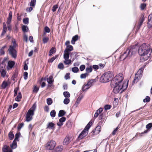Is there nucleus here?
Instances as JSON below:
<instances>
[{
	"mask_svg": "<svg viewBox=\"0 0 152 152\" xmlns=\"http://www.w3.org/2000/svg\"><path fill=\"white\" fill-rule=\"evenodd\" d=\"M70 102V99L68 98H65L63 101L64 103L65 104H67Z\"/></svg>",
	"mask_w": 152,
	"mask_h": 152,
	"instance_id": "39",
	"label": "nucleus"
},
{
	"mask_svg": "<svg viewBox=\"0 0 152 152\" xmlns=\"http://www.w3.org/2000/svg\"><path fill=\"white\" fill-rule=\"evenodd\" d=\"M56 112L54 110L51 111L50 113V115L51 117H54L56 116Z\"/></svg>",
	"mask_w": 152,
	"mask_h": 152,
	"instance_id": "43",
	"label": "nucleus"
},
{
	"mask_svg": "<svg viewBox=\"0 0 152 152\" xmlns=\"http://www.w3.org/2000/svg\"><path fill=\"white\" fill-rule=\"evenodd\" d=\"M69 52L66 51H64V59H69Z\"/></svg>",
	"mask_w": 152,
	"mask_h": 152,
	"instance_id": "18",
	"label": "nucleus"
},
{
	"mask_svg": "<svg viewBox=\"0 0 152 152\" xmlns=\"http://www.w3.org/2000/svg\"><path fill=\"white\" fill-rule=\"evenodd\" d=\"M142 69H140L138 70L137 73L135 75V78L133 81L134 83H137L140 79L142 76Z\"/></svg>",
	"mask_w": 152,
	"mask_h": 152,
	"instance_id": "10",
	"label": "nucleus"
},
{
	"mask_svg": "<svg viewBox=\"0 0 152 152\" xmlns=\"http://www.w3.org/2000/svg\"><path fill=\"white\" fill-rule=\"evenodd\" d=\"M78 39V36L77 35H75L73 37L71 40V43L72 44H75L76 41Z\"/></svg>",
	"mask_w": 152,
	"mask_h": 152,
	"instance_id": "17",
	"label": "nucleus"
},
{
	"mask_svg": "<svg viewBox=\"0 0 152 152\" xmlns=\"http://www.w3.org/2000/svg\"><path fill=\"white\" fill-rule=\"evenodd\" d=\"M69 73H66V75L65 76V78L66 80H67V79L69 78Z\"/></svg>",
	"mask_w": 152,
	"mask_h": 152,
	"instance_id": "64",
	"label": "nucleus"
},
{
	"mask_svg": "<svg viewBox=\"0 0 152 152\" xmlns=\"http://www.w3.org/2000/svg\"><path fill=\"white\" fill-rule=\"evenodd\" d=\"M65 114V112L62 110H60L59 111V113H58V116L59 117H61L64 115Z\"/></svg>",
	"mask_w": 152,
	"mask_h": 152,
	"instance_id": "30",
	"label": "nucleus"
},
{
	"mask_svg": "<svg viewBox=\"0 0 152 152\" xmlns=\"http://www.w3.org/2000/svg\"><path fill=\"white\" fill-rule=\"evenodd\" d=\"M152 127V123H150L147 125L146 126V128L147 129H149Z\"/></svg>",
	"mask_w": 152,
	"mask_h": 152,
	"instance_id": "53",
	"label": "nucleus"
},
{
	"mask_svg": "<svg viewBox=\"0 0 152 152\" xmlns=\"http://www.w3.org/2000/svg\"><path fill=\"white\" fill-rule=\"evenodd\" d=\"M85 68V66L84 65H81L80 67V69L81 71H83L84 70Z\"/></svg>",
	"mask_w": 152,
	"mask_h": 152,
	"instance_id": "58",
	"label": "nucleus"
},
{
	"mask_svg": "<svg viewBox=\"0 0 152 152\" xmlns=\"http://www.w3.org/2000/svg\"><path fill=\"white\" fill-rule=\"evenodd\" d=\"M39 88L36 86H35L33 90V92H34L37 93L39 90Z\"/></svg>",
	"mask_w": 152,
	"mask_h": 152,
	"instance_id": "61",
	"label": "nucleus"
},
{
	"mask_svg": "<svg viewBox=\"0 0 152 152\" xmlns=\"http://www.w3.org/2000/svg\"><path fill=\"white\" fill-rule=\"evenodd\" d=\"M54 125V124L52 122L49 123L47 125V128L49 129H52Z\"/></svg>",
	"mask_w": 152,
	"mask_h": 152,
	"instance_id": "28",
	"label": "nucleus"
},
{
	"mask_svg": "<svg viewBox=\"0 0 152 152\" xmlns=\"http://www.w3.org/2000/svg\"><path fill=\"white\" fill-rule=\"evenodd\" d=\"M151 52L150 47L148 45L143 43L139 48L138 53L141 56L140 60L141 61H144L147 60L149 58Z\"/></svg>",
	"mask_w": 152,
	"mask_h": 152,
	"instance_id": "1",
	"label": "nucleus"
},
{
	"mask_svg": "<svg viewBox=\"0 0 152 152\" xmlns=\"http://www.w3.org/2000/svg\"><path fill=\"white\" fill-rule=\"evenodd\" d=\"M88 75L87 73L81 74L80 75V78L81 79L85 78L86 76Z\"/></svg>",
	"mask_w": 152,
	"mask_h": 152,
	"instance_id": "44",
	"label": "nucleus"
},
{
	"mask_svg": "<svg viewBox=\"0 0 152 152\" xmlns=\"http://www.w3.org/2000/svg\"><path fill=\"white\" fill-rule=\"evenodd\" d=\"M31 2H30V6H31L34 7L36 2V0H31Z\"/></svg>",
	"mask_w": 152,
	"mask_h": 152,
	"instance_id": "36",
	"label": "nucleus"
},
{
	"mask_svg": "<svg viewBox=\"0 0 152 152\" xmlns=\"http://www.w3.org/2000/svg\"><path fill=\"white\" fill-rule=\"evenodd\" d=\"M28 73L27 72H26L24 73L23 77L25 80H26L28 78Z\"/></svg>",
	"mask_w": 152,
	"mask_h": 152,
	"instance_id": "57",
	"label": "nucleus"
},
{
	"mask_svg": "<svg viewBox=\"0 0 152 152\" xmlns=\"http://www.w3.org/2000/svg\"><path fill=\"white\" fill-rule=\"evenodd\" d=\"M58 8V5H54L52 7V10L54 12L56 10V9Z\"/></svg>",
	"mask_w": 152,
	"mask_h": 152,
	"instance_id": "49",
	"label": "nucleus"
},
{
	"mask_svg": "<svg viewBox=\"0 0 152 152\" xmlns=\"http://www.w3.org/2000/svg\"><path fill=\"white\" fill-rule=\"evenodd\" d=\"M47 103L48 105H50L53 103L52 99L50 98H48L47 99Z\"/></svg>",
	"mask_w": 152,
	"mask_h": 152,
	"instance_id": "32",
	"label": "nucleus"
},
{
	"mask_svg": "<svg viewBox=\"0 0 152 152\" xmlns=\"http://www.w3.org/2000/svg\"><path fill=\"white\" fill-rule=\"evenodd\" d=\"M64 66L63 64L62 63H60L58 65V68L60 69H63Z\"/></svg>",
	"mask_w": 152,
	"mask_h": 152,
	"instance_id": "54",
	"label": "nucleus"
},
{
	"mask_svg": "<svg viewBox=\"0 0 152 152\" xmlns=\"http://www.w3.org/2000/svg\"><path fill=\"white\" fill-rule=\"evenodd\" d=\"M113 77V73L108 71L104 73L102 75L100 80L102 83H107L111 80Z\"/></svg>",
	"mask_w": 152,
	"mask_h": 152,
	"instance_id": "5",
	"label": "nucleus"
},
{
	"mask_svg": "<svg viewBox=\"0 0 152 152\" xmlns=\"http://www.w3.org/2000/svg\"><path fill=\"white\" fill-rule=\"evenodd\" d=\"M36 107V105L35 103H34L33 104L32 106L29 110H30L32 112H33V113H34V112L35 111Z\"/></svg>",
	"mask_w": 152,
	"mask_h": 152,
	"instance_id": "31",
	"label": "nucleus"
},
{
	"mask_svg": "<svg viewBox=\"0 0 152 152\" xmlns=\"http://www.w3.org/2000/svg\"><path fill=\"white\" fill-rule=\"evenodd\" d=\"M8 85V83L6 81H3L1 85L2 88H5Z\"/></svg>",
	"mask_w": 152,
	"mask_h": 152,
	"instance_id": "26",
	"label": "nucleus"
},
{
	"mask_svg": "<svg viewBox=\"0 0 152 152\" xmlns=\"http://www.w3.org/2000/svg\"><path fill=\"white\" fill-rule=\"evenodd\" d=\"M66 120V118L65 117H62L59 119V122L63 123V122H64Z\"/></svg>",
	"mask_w": 152,
	"mask_h": 152,
	"instance_id": "52",
	"label": "nucleus"
},
{
	"mask_svg": "<svg viewBox=\"0 0 152 152\" xmlns=\"http://www.w3.org/2000/svg\"><path fill=\"white\" fill-rule=\"evenodd\" d=\"M136 45L131 46L128 48L126 51L121 55V57L125 59L126 58H129L135 54L136 51L135 49Z\"/></svg>",
	"mask_w": 152,
	"mask_h": 152,
	"instance_id": "3",
	"label": "nucleus"
},
{
	"mask_svg": "<svg viewBox=\"0 0 152 152\" xmlns=\"http://www.w3.org/2000/svg\"><path fill=\"white\" fill-rule=\"evenodd\" d=\"M0 72L2 77H4L6 76V72L4 69H1L0 70Z\"/></svg>",
	"mask_w": 152,
	"mask_h": 152,
	"instance_id": "25",
	"label": "nucleus"
},
{
	"mask_svg": "<svg viewBox=\"0 0 152 152\" xmlns=\"http://www.w3.org/2000/svg\"><path fill=\"white\" fill-rule=\"evenodd\" d=\"M70 42L69 41H66L65 43V45L66 47L64 51L67 52H70V51H72L73 50V47L71 45H69Z\"/></svg>",
	"mask_w": 152,
	"mask_h": 152,
	"instance_id": "12",
	"label": "nucleus"
},
{
	"mask_svg": "<svg viewBox=\"0 0 152 152\" xmlns=\"http://www.w3.org/2000/svg\"><path fill=\"white\" fill-rule=\"evenodd\" d=\"M150 98L148 96H146L145 98L144 99L143 101L144 102H148L150 101Z\"/></svg>",
	"mask_w": 152,
	"mask_h": 152,
	"instance_id": "48",
	"label": "nucleus"
},
{
	"mask_svg": "<svg viewBox=\"0 0 152 152\" xmlns=\"http://www.w3.org/2000/svg\"><path fill=\"white\" fill-rule=\"evenodd\" d=\"M83 98V95H80L79 96L77 99V100L76 101V103L77 104H79L80 103V101Z\"/></svg>",
	"mask_w": 152,
	"mask_h": 152,
	"instance_id": "35",
	"label": "nucleus"
},
{
	"mask_svg": "<svg viewBox=\"0 0 152 152\" xmlns=\"http://www.w3.org/2000/svg\"><path fill=\"white\" fill-rule=\"evenodd\" d=\"M18 46V45L16 43L15 40L14 39H13L12 41L11 44L10 46L8 51L9 54L13 58H16V57L17 52L15 48Z\"/></svg>",
	"mask_w": 152,
	"mask_h": 152,
	"instance_id": "4",
	"label": "nucleus"
},
{
	"mask_svg": "<svg viewBox=\"0 0 152 152\" xmlns=\"http://www.w3.org/2000/svg\"><path fill=\"white\" fill-rule=\"evenodd\" d=\"M23 23L25 24H27L28 23V18H26L23 19Z\"/></svg>",
	"mask_w": 152,
	"mask_h": 152,
	"instance_id": "56",
	"label": "nucleus"
},
{
	"mask_svg": "<svg viewBox=\"0 0 152 152\" xmlns=\"http://www.w3.org/2000/svg\"><path fill=\"white\" fill-rule=\"evenodd\" d=\"M95 83V80H91L88 81L87 83H85L83 86L82 89L83 91H86Z\"/></svg>",
	"mask_w": 152,
	"mask_h": 152,
	"instance_id": "8",
	"label": "nucleus"
},
{
	"mask_svg": "<svg viewBox=\"0 0 152 152\" xmlns=\"http://www.w3.org/2000/svg\"><path fill=\"white\" fill-rule=\"evenodd\" d=\"M58 57V55H56L52 57L51 58L49 59L48 60L49 63H52Z\"/></svg>",
	"mask_w": 152,
	"mask_h": 152,
	"instance_id": "33",
	"label": "nucleus"
},
{
	"mask_svg": "<svg viewBox=\"0 0 152 152\" xmlns=\"http://www.w3.org/2000/svg\"><path fill=\"white\" fill-rule=\"evenodd\" d=\"M22 95L21 93L19 92L18 93V96L15 98V100L17 102H19L20 101Z\"/></svg>",
	"mask_w": 152,
	"mask_h": 152,
	"instance_id": "20",
	"label": "nucleus"
},
{
	"mask_svg": "<svg viewBox=\"0 0 152 152\" xmlns=\"http://www.w3.org/2000/svg\"><path fill=\"white\" fill-rule=\"evenodd\" d=\"M45 31L47 33H49L50 31L49 28L47 26H46L45 28Z\"/></svg>",
	"mask_w": 152,
	"mask_h": 152,
	"instance_id": "60",
	"label": "nucleus"
},
{
	"mask_svg": "<svg viewBox=\"0 0 152 152\" xmlns=\"http://www.w3.org/2000/svg\"><path fill=\"white\" fill-rule=\"evenodd\" d=\"M34 113L31 111L30 110H28L26 115V121L29 122L32 119V117L34 115Z\"/></svg>",
	"mask_w": 152,
	"mask_h": 152,
	"instance_id": "11",
	"label": "nucleus"
},
{
	"mask_svg": "<svg viewBox=\"0 0 152 152\" xmlns=\"http://www.w3.org/2000/svg\"><path fill=\"white\" fill-rule=\"evenodd\" d=\"M54 81L52 76H50L47 79V81L49 84H51Z\"/></svg>",
	"mask_w": 152,
	"mask_h": 152,
	"instance_id": "22",
	"label": "nucleus"
},
{
	"mask_svg": "<svg viewBox=\"0 0 152 152\" xmlns=\"http://www.w3.org/2000/svg\"><path fill=\"white\" fill-rule=\"evenodd\" d=\"M92 68L91 66L88 67L86 68V71L87 73H89L92 72Z\"/></svg>",
	"mask_w": 152,
	"mask_h": 152,
	"instance_id": "38",
	"label": "nucleus"
},
{
	"mask_svg": "<svg viewBox=\"0 0 152 152\" xmlns=\"http://www.w3.org/2000/svg\"><path fill=\"white\" fill-rule=\"evenodd\" d=\"M44 110L45 111L48 112L49 110V107L47 106H45L44 108Z\"/></svg>",
	"mask_w": 152,
	"mask_h": 152,
	"instance_id": "63",
	"label": "nucleus"
},
{
	"mask_svg": "<svg viewBox=\"0 0 152 152\" xmlns=\"http://www.w3.org/2000/svg\"><path fill=\"white\" fill-rule=\"evenodd\" d=\"M63 146L62 145L58 146L56 148V152H60L63 151Z\"/></svg>",
	"mask_w": 152,
	"mask_h": 152,
	"instance_id": "21",
	"label": "nucleus"
},
{
	"mask_svg": "<svg viewBox=\"0 0 152 152\" xmlns=\"http://www.w3.org/2000/svg\"><path fill=\"white\" fill-rule=\"evenodd\" d=\"M103 111V109L102 108H99L98 110H97L96 111L97 112L99 113V114H100Z\"/></svg>",
	"mask_w": 152,
	"mask_h": 152,
	"instance_id": "62",
	"label": "nucleus"
},
{
	"mask_svg": "<svg viewBox=\"0 0 152 152\" xmlns=\"http://www.w3.org/2000/svg\"><path fill=\"white\" fill-rule=\"evenodd\" d=\"M124 77L122 73H119L116 75L113 79L112 82V83H117L120 84H124L126 82L128 81H124L123 82Z\"/></svg>",
	"mask_w": 152,
	"mask_h": 152,
	"instance_id": "6",
	"label": "nucleus"
},
{
	"mask_svg": "<svg viewBox=\"0 0 152 152\" xmlns=\"http://www.w3.org/2000/svg\"><path fill=\"white\" fill-rule=\"evenodd\" d=\"M12 16V13L11 12H10L9 14V16L7 18V27L8 29L10 30H11V26L10 25V23Z\"/></svg>",
	"mask_w": 152,
	"mask_h": 152,
	"instance_id": "14",
	"label": "nucleus"
},
{
	"mask_svg": "<svg viewBox=\"0 0 152 152\" xmlns=\"http://www.w3.org/2000/svg\"><path fill=\"white\" fill-rule=\"evenodd\" d=\"M56 50L54 48H52L50 50L49 53V56H51L52 54L56 52Z\"/></svg>",
	"mask_w": 152,
	"mask_h": 152,
	"instance_id": "23",
	"label": "nucleus"
},
{
	"mask_svg": "<svg viewBox=\"0 0 152 152\" xmlns=\"http://www.w3.org/2000/svg\"><path fill=\"white\" fill-rule=\"evenodd\" d=\"M19 90L18 88H15L14 90V96H15L17 95V92Z\"/></svg>",
	"mask_w": 152,
	"mask_h": 152,
	"instance_id": "55",
	"label": "nucleus"
},
{
	"mask_svg": "<svg viewBox=\"0 0 152 152\" xmlns=\"http://www.w3.org/2000/svg\"><path fill=\"white\" fill-rule=\"evenodd\" d=\"M63 95L66 98H69L70 96L69 93L68 91H65L64 92Z\"/></svg>",
	"mask_w": 152,
	"mask_h": 152,
	"instance_id": "29",
	"label": "nucleus"
},
{
	"mask_svg": "<svg viewBox=\"0 0 152 152\" xmlns=\"http://www.w3.org/2000/svg\"><path fill=\"white\" fill-rule=\"evenodd\" d=\"M146 5L145 3H142L140 5V8L142 10H144L145 8Z\"/></svg>",
	"mask_w": 152,
	"mask_h": 152,
	"instance_id": "46",
	"label": "nucleus"
},
{
	"mask_svg": "<svg viewBox=\"0 0 152 152\" xmlns=\"http://www.w3.org/2000/svg\"><path fill=\"white\" fill-rule=\"evenodd\" d=\"M118 129L119 128L118 127H117L115 129H114L112 133V134L113 135H114L116 134L117 131L118 130Z\"/></svg>",
	"mask_w": 152,
	"mask_h": 152,
	"instance_id": "59",
	"label": "nucleus"
},
{
	"mask_svg": "<svg viewBox=\"0 0 152 152\" xmlns=\"http://www.w3.org/2000/svg\"><path fill=\"white\" fill-rule=\"evenodd\" d=\"M148 28L152 27V14H150L148 16Z\"/></svg>",
	"mask_w": 152,
	"mask_h": 152,
	"instance_id": "15",
	"label": "nucleus"
},
{
	"mask_svg": "<svg viewBox=\"0 0 152 152\" xmlns=\"http://www.w3.org/2000/svg\"><path fill=\"white\" fill-rule=\"evenodd\" d=\"M100 126H98L96 128L95 131H94V132L96 133V134H98L100 132V130L99 129Z\"/></svg>",
	"mask_w": 152,
	"mask_h": 152,
	"instance_id": "34",
	"label": "nucleus"
},
{
	"mask_svg": "<svg viewBox=\"0 0 152 152\" xmlns=\"http://www.w3.org/2000/svg\"><path fill=\"white\" fill-rule=\"evenodd\" d=\"M10 146L12 149H15L17 147V143L16 140H14L12 145Z\"/></svg>",
	"mask_w": 152,
	"mask_h": 152,
	"instance_id": "27",
	"label": "nucleus"
},
{
	"mask_svg": "<svg viewBox=\"0 0 152 152\" xmlns=\"http://www.w3.org/2000/svg\"><path fill=\"white\" fill-rule=\"evenodd\" d=\"M64 63L66 65H68L71 63V60L69 59H64Z\"/></svg>",
	"mask_w": 152,
	"mask_h": 152,
	"instance_id": "24",
	"label": "nucleus"
},
{
	"mask_svg": "<svg viewBox=\"0 0 152 152\" xmlns=\"http://www.w3.org/2000/svg\"><path fill=\"white\" fill-rule=\"evenodd\" d=\"M15 62L13 61H9L8 62L7 65L6 67V69L7 70H11L15 64Z\"/></svg>",
	"mask_w": 152,
	"mask_h": 152,
	"instance_id": "13",
	"label": "nucleus"
},
{
	"mask_svg": "<svg viewBox=\"0 0 152 152\" xmlns=\"http://www.w3.org/2000/svg\"><path fill=\"white\" fill-rule=\"evenodd\" d=\"M92 124V123L91 121L88 123L84 129L80 134L78 137L79 139H82L87 135L88 133V130Z\"/></svg>",
	"mask_w": 152,
	"mask_h": 152,
	"instance_id": "7",
	"label": "nucleus"
},
{
	"mask_svg": "<svg viewBox=\"0 0 152 152\" xmlns=\"http://www.w3.org/2000/svg\"><path fill=\"white\" fill-rule=\"evenodd\" d=\"M111 107V106L110 105H106L104 106L105 110H107L110 109Z\"/></svg>",
	"mask_w": 152,
	"mask_h": 152,
	"instance_id": "50",
	"label": "nucleus"
},
{
	"mask_svg": "<svg viewBox=\"0 0 152 152\" xmlns=\"http://www.w3.org/2000/svg\"><path fill=\"white\" fill-rule=\"evenodd\" d=\"M114 86L113 91L115 94L118 93L120 91L122 92L126 89L128 87V82H126L124 84L117 83H112Z\"/></svg>",
	"mask_w": 152,
	"mask_h": 152,
	"instance_id": "2",
	"label": "nucleus"
},
{
	"mask_svg": "<svg viewBox=\"0 0 152 152\" xmlns=\"http://www.w3.org/2000/svg\"><path fill=\"white\" fill-rule=\"evenodd\" d=\"M56 145V142L54 140H51L47 142L45 145V148L47 150H53Z\"/></svg>",
	"mask_w": 152,
	"mask_h": 152,
	"instance_id": "9",
	"label": "nucleus"
},
{
	"mask_svg": "<svg viewBox=\"0 0 152 152\" xmlns=\"http://www.w3.org/2000/svg\"><path fill=\"white\" fill-rule=\"evenodd\" d=\"M9 138L10 140H12L14 137V135L12 132H10L9 134Z\"/></svg>",
	"mask_w": 152,
	"mask_h": 152,
	"instance_id": "42",
	"label": "nucleus"
},
{
	"mask_svg": "<svg viewBox=\"0 0 152 152\" xmlns=\"http://www.w3.org/2000/svg\"><path fill=\"white\" fill-rule=\"evenodd\" d=\"M49 40V38L48 37H45L43 39V42L44 43H47Z\"/></svg>",
	"mask_w": 152,
	"mask_h": 152,
	"instance_id": "51",
	"label": "nucleus"
},
{
	"mask_svg": "<svg viewBox=\"0 0 152 152\" xmlns=\"http://www.w3.org/2000/svg\"><path fill=\"white\" fill-rule=\"evenodd\" d=\"M70 142V137L68 136H66L65 137L63 142V144L66 145L69 143Z\"/></svg>",
	"mask_w": 152,
	"mask_h": 152,
	"instance_id": "16",
	"label": "nucleus"
},
{
	"mask_svg": "<svg viewBox=\"0 0 152 152\" xmlns=\"http://www.w3.org/2000/svg\"><path fill=\"white\" fill-rule=\"evenodd\" d=\"M6 47V46H4L1 49L0 52L1 55H3L4 54L5 52L4 50Z\"/></svg>",
	"mask_w": 152,
	"mask_h": 152,
	"instance_id": "45",
	"label": "nucleus"
},
{
	"mask_svg": "<svg viewBox=\"0 0 152 152\" xmlns=\"http://www.w3.org/2000/svg\"><path fill=\"white\" fill-rule=\"evenodd\" d=\"M22 29L24 32H27L28 30V27L26 26H22Z\"/></svg>",
	"mask_w": 152,
	"mask_h": 152,
	"instance_id": "37",
	"label": "nucleus"
},
{
	"mask_svg": "<svg viewBox=\"0 0 152 152\" xmlns=\"http://www.w3.org/2000/svg\"><path fill=\"white\" fill-rule=\"evenodd\" d=\"M20 135V132H18L15 135V138L14 140L18 141V138Z\"/></svg>",
	"mask_w": 152,
	"mask_h": 152,
	"instance_id": "41",
	"label": "nucleus"
},
{
	"mask_svg": "<svg viewBox=\"0 0 152 152\" xmlns=\"http://www.w3.org/2000/svg\"><path fill=\"white\" fill-rule=\"evenodd\" d=\"M72 71L74 73H77L79 71V69L77 67H75L72 68Z\"/></svg>",
	"mask_w": 152,
	"mask_h": 152,
	"instance_id": "40",
	"label": "nucleus"
},
{
	"mask_svg": "<svg viewBox=\"0 0 152 152\" xmlns=\"http://www.w3.org/2000/svg\"><path fill=\"white\" fill-rule=\"evenodd\" d=\"M144 20V16H143L140 19L139 24V26L140 27V26L142 25Z\"/></svg>",
	"mask_w": 152,
	"mask_h": 152,
	"instance_id": "47",
	"label": "nucleus"
},
{
	"mask_svg": "<svg viewBox=\"0 0 152 152\" xmlns=\"http://www.w3.org/2000/svg\"><path fill=\"white\" fill-rule=\"evenodd\" d=\"M3 152H12L11 150H9V147L7 145H4L3 148Z\"/></svg>",
	"mask_w": 152,
	"mask_h": 152,
	"instance_id": "19",
	"label": "nucleus"
}]
</instances>
